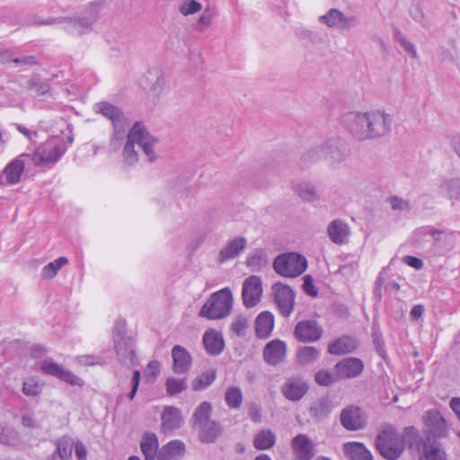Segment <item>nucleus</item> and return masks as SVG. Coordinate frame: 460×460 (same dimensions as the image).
Wrapping results in <instances>:
<instances>
[{"mask_svg": "<svg viewBox=\"0 0 460 460\" xmlns=\"http://www.w3.org/2000/svg\"><path fill=\"white\" fill-rule=\"evenodd\" d=\"M343 124L358 140L365 141L386 136L391 132L393 117L383 111H350L343 115Z\"/></svg>", "mask_w": 460, "mask_h": 460, "instance_id": "1", "label": "nucleus"}, {"mask_svg": "<svg viewBox=\"0 0 460 460\" xmlns=\"http://www.w3.org/2000/svg\"><path fill=\"white\" fill-rule=\"evenodd\" d=\"M350 155V146L344 138L332 137L305 152L298 164L305 170L321 160H325L330 167L336 169L347 162Z\"/></svg>", "mask_w": 460, "mask_h": 460, "instance_id": "2", "label": "nucleus"}, {"mask_svg": "<svg viewBox=\"0 0 460 460\" xmlns=\"http://www.w3.org/2000/svg\"><path fill=\"white\" fill-rule=\"evenodd\" d=\"M401 438L403 445L408 444L410 448H415L420 455V460H447L440 444L437 440L431 441L429 437L422 439L414 426L406 427Z\"/></svg>", "mask_w": 460, "mask_h": 460, "instance_id": "3", "label": "nucleus"}, {"mask_svg": "<svg viewBox=\"0 0 460 460\" xmlns=\"http://www.w3.org/2000/svg\"><path fill=\"white\" fill-rule=\"evenodd\" d=\"M95 110L111 121L113 133L111 137L110 145L114 150H117L125 138L126 130L129 126L128 118L119 107L107 102L97 103Z\"/></svg>", "mask_w": 460, "mask_h": 460, "instance_id": "4", "label": "nucleus"}, {"mask_svg": "<svg viewBox=\"0 0 460 460\" xmlns=\"http://www.w3.org/2000/svg\"><path fill=\"white\" fill-rule=\"evenodd\" d=\"M376 447L386 460H397L403 453V440L391 424H384L376 438Z\"/></svg>", "mask_w": 460, "mask_h": 460, "instance_id": "5", "label": "nucleus"}, {"mask_svg": "<svg viewBox=\"0 0 460 460\" xmlns=\"http://www.w3.org/2000/svg\"><path fill=\"white\" fill-rule=\"evenodd\" d=\"M233 308V295L229 288L213 293L200 308L199 316L208 320L228 316Z\"/></svg>", "mask_w": 460, "mask_h": 460, "instance_id": "6", "label": "nucleus"}, {"mask_svg": "<svg viewBox=\"0 0 460 460\" xmlns=\"http://www.w3.org/2000/svg\"><path fill=\"white\" fill-rule=\"evenodd\" d=\"M275 271L286 278H296L307 268V260L296 252H288L277 256L273 261Z\"/></svg>", "mask_w": 460, "mask_h": 460, "instance_id": "7", "label": "nucleus"}, {"mask_svg": "<svg viewBox=\"0 0 460 460\" xmlns=\"http://www.w3.org/2000/svg\"><path fill=\"white\" fill-rule=\"evenodd\" d=\"M271 295L279 314L285 318L289 317L295 308V291L289 286L279 281L272 285Z\"/></svg>", "mask_w": 460, "mask_h": 460, "instance_id": "8", "label": "nucleus"}, {"mask_svg": "<svg viewBox=\"0 0 460 460\" xmlns=\"http://www.w3.org/2000/svg\"><path fill=\"white\" fill-rule=\"evenodd\" d=\"M66 152V148L58 143L57 137H50L35 150L32 160L36 165H46L56 163Z\"/></svg>", "mask_w": 460, "mask_h": 460, "instance_id": "9", "label": "nucleus"}, {"mask_svg": "<svg viewBox=\"0 0 460 460\" xmlns=\"http://www.w3.org/2000/svg\"><path fill=\"white\" fill-rule=\"evenodd\" d=\"M340 420L341 426L349 431L363 429L367 424V413L356 405H349L342 409Z\"/></svg>", "mask_w": 460, "mask_h": 460, "instance_id": "10", "label": "nucleus"}, {"mask_svg": "<svg viewBox=\"0 0 460 460\" xmlns=\"http://www.w3.org/2000/svg\"><path fill=\"white\" fill-rule=\"evenodd\" d=\"M309 385L302 375L288 377L281 386L283 396L292 402L300 401L308 392Z\"/></svg>", "mask_w": 460, "mask_h": 460, "instance_id": "11", "label": "nucleus"}, {"mask_svg": "<svg viewBox=\"0 0 460 460\" xmlns=\"http://www.w3.org/2000/svg\"><path fill=\"white\" fill-rule=\"evenodd\" d=\"M423 420L427 428V437H429L431 441L447 436L449 430L448 426L445 419L437 410L426 411Z\"/></svg>", "mask_w": 460, "mask_h": 460, "instance_id": "12", "label": "nucleus"}, {"mask_svg": "<svg viewBox=\"0 0 460 460\" xmlns=\"http://www.w3.org/2000/svg\"><path fill=\"white\" fill-rule=\"evenodd\" d=\"M262 283L260 277L252 275L244 279L243 283L242 297L243 305L248 307L255 306L261 298Z\"/></svg>", "mask_w": 460, "mask_h": 460, "instance_id": "13", "label": "nucleus"}, {"mask_svg": "<svg viewBox=\"0 0 460 460\" xmlns=\"http://www.w3.org/2000/svg\"><path fill=\"white\" fill-rule=\"evenodd\" d=\"M113 339L116 353L119 360L128 367L134 365L135 344L133 339L125 336L121 331L116 332Z\"/></svg>", "mask_w": 460, "mask_h": 460, "instance_id": "14", "label": "nucleus"}, {"mask_svg": "<svg viewBox=\"0 0 460 460\" xmlns=\"http://www.w3.org/2000/svg\"><path fill=\"white\" fill-rule=\"evenodd\" d=\"M320 22L330 28L336 27L341 30H348L358 24V19L356 16H346L336 8H332L324 15H322Z\"/></svg>", "mask_w": 460, "mask_h": 460, "instance_id": "15", "label": "nucleus"}, {"mask_svg": "<svg viewBox=\"0 0 460 460\" xmlns=\"http://www.w3.org/2000/svg\"><path fill=\"white\" fill-rule=\"evenodd\" d=\"M294 335L298 341L314 342L323 335V329L314 320L300 321L296 323Z\"/></svg>", "mask_w": 460, "mask_h": 460, "instance_id": "16", "label": "nucleus"}, {"mask_svg": "<svg viewBox=\"0 0 460 460\" xmlns=\"http://www.w3.org/2000/svg\"><path fill=\"white\" fill-rule=\"evenodd\" d=\"M364 369L363 361L358 358H346L339 361L335 367V376L338 379L357 377Z\"/></svg>", "mask_w": 460, "mask_h": 460, "instance_id": "17", "label": "nucleus"}, {"mask_svg": "<svg viewBox=\"0 0 460 460\" xmlns=\"http://www.w3.org/2000/svg\"><path fill=\"white\" fill-rule=\"evenodd\" d=\"M95 16L92 17H61L63 30L70 35L81 36L92 31Z\"/></svg>", "mask_w": 460, "mask_h": 460, "instance_id": "18", "label": "nucleus"}, {"mask_svg": "<svg viewBox=\"0 0 460 460\" xmlns=\"http://www.w3.org/2000/svg\"><path fill=\"white\" fill-rule=\"evenodd\" d=\"M290 446L295 455L293 460H311L315 455L314 443L305 434H298L294 437Z\"/></svg>", "mask_w": 460, "mask_h": 460, "instance_id": "19", "label": "nucleus"}, {"mask_svg": "<svg viewBox=\"0 0 460 460\" xmlns=\"http://www.w3.org/2000/svg\"><path fill=\"white\" fill-rule=\"evenodd\" d=\"M40 369L45 374L58 377L72 385H83L81 378L74 375L70 370L62 367L56 362L44 360L40 365Z\"/></svg>", "mask_w": 460, "mask_h": 460, "instance_id": "20", "label": "nucleus"}, {"mask_svg": "<svg viewBox=\"0 0 460 460\" xmlns=\"http://www.w3.org/2000/svg\"><path fill=\"white\" fill-rule=\"evenodd\" d=\"M134 126H138L137 133L138 146L142 148L144 154L147 156L148 161L150 163L155 162L157 156L154 147L158 143V139L150 135L142 122L137 121L135 122Z\"/></svg>", "mask_w": 460, "mask_h": 460, "instance_id": "21", "label": "nucleus"}, {"mask_svg": "<svg viewBox=\"0 0 460 460\" xmlns=\"http://www.w3.org/2000/svg\"><path fill=\"white\" fill-rule=\"evenodd\" d=\"M287 354V347L284 341L273 340L270 341L263 349V358L270 366L281 363Z\"/></svg>", "mask_w": 460, "mask_h": 460, "instance_id": "22", "label": "nucleus"}, {"mask_svg": "<svg viewBox=\"0 0 460 460\" xmlns=\"http://www.w3.org/2000/svg\"><path fill=\"white\" fill-rule=\"evenodd\" d=\"M25 164L20 157L13 160L6 165L3 172L0 174V185H13L18 183L21 180Z\"/></svg>", "mask_w": 460, "mask_h": 460, "instance_id": "23", "label": "nucleus"}, {"mask_svg": "<svg viewBox=\"0 0 460 460\" xmlns=\"http://www.w3.org/2000/svg\"><path fill=\"white\" fill-rule=\"evenodd\" d=\"M247 241L243 236L230 240L219 252L217 261L224 263L236 258L246 247Z\"/></svg>", "mask_w": 460, "mask_h": 460, "instance_id": "24", "label": "nucleus"}, {"mask_svg": "<svg viewBox=\"0 0 460 460\" xmlns=\"http://www.w3.org/2000/svg\"><path fill=\"white\" fill-rule=\"evenodd\" d=\"M296 195L305 202L314 204L321 200V194L317 186L309 181L296 183L293 187Z\"/></svg>", "mask_w": 460, "mask_h": 460, "instance_id": "25", "label": "nucleus"}, {"mask_svg": "<svg viewBox=\"0 0 460 460\" xmlns=\"http://www.w3.org/2000/svg\"><path fill=\"white\" fill-rule=\"evenodd\" d=\"M161 420L162 431L164 434H167L181 427L182 422L181 412L174 406H166L164 409Z\"/></svg>", "mask_w": 460, "mask_h": 460, "instance_id": "26", "label": "nucleus"}, {"mask_svg": "<svg viewBox=\"0 0 460 460\" xmlns=\"http://www.w3.org/2000/svg\"><path fill=\"white\" fill-rule=\"evenodd\" d=\"M138 126H132L127 135V140L124 145L122 157L123 161L128 165H134L139 161V155L135 149V145L137 144V133Z\"/></svg>", "mask_w": 460, "mask_h": 460, "instance_id": "27", "label": "nucleus"}, {"mask_svg": "<svg viewBox=\"0 0 460 460\" xmlns=\"http://www.w3.org/2000/svg\"><path fill=\"white\" fill-rule=\"evenodd\" d=\"M172 369L179 375L185 374L191 365V356L187 349L181 346L175 345L172 349Z\"/></svg>", "mask_w": 460, "mask_h": 460, "instance_id": "28", "label": "nucleus"}, {"mask_svg": "<svg viewBox=\"0 0 460 460\" xmlns=\"http://www.w3.org/2000/svg\"><path fill=\"white\" fill-rule=\"evenodd\" d=\"M330 240L336 244H343L349 234V225L342 219H334L327 226Z\"/></svg>", "mask_w": 460, "mask_h": 460, "instance_id": "29", "label": "nucleus"}, {"mask_svg": "<svg viewBox=\"0 0 460 460\" xmlns=\"http://www.w3.org/2000/svg\"><path fill=\"white\" fill-rule=\"evenodd\" d=\"M203 344L207 352L213 356L219 355L225 348V342L221 333L214 330L207 331L204 333Z\"/></svg>", "mask_w": 460, "mask_h": 460, "instance_id": "30", "label": "nucleus"}, {"mask_svg": "<svg viewBox=\"0 0 460 460\" xmlns=\"http://www.w3.org/2000/svg\"><path fill=\"white\" fill-rule=\"evenodd\" d=\"M358 347L357 341L349 336H342L329 344L328 352L332 355H342L353 352Z\"/></svg>", "mask_w": 460, "mask_h": 460, "instance_id": "31", "label": "nucleus"}, {"mask_svg": "<svg viewBox=\"0 0 460 460\" xmlns=\"http://www.w3.org/2000/svg\"><path fill=\"white\" fill-rule=\"evenodd\" d=\"M332 411V404L327 396H322L312 402L309 408L310 416L314 420H321L329 416Z\"/></svg>", "mask_w": 460, "mask_h": 460, "instance_id": "32", "label": "nucleus"}, {"mask_svg": "<svg viewBox=\"0 0 460 460\" xmlns=\"http://www.w3.org/2000/svg\"><path fill=\"white\" fill-rule=\"evenodd\" d=\"M343 452L349 460H372L370 451L359 442L345 443Z\"/></svg>", "mask_w": 460, "mask_h": 460, "instance_id": "33", "label": "nucleus"}, {"mask_svg": "<svg viewBox=\"0 0 460 460\" xmlns=\"http://www.w3.org/2000/svg\"><path fill=\"white\" fill-rule=\"evenodd\" d=\"M274 327V316L269 311L261 313L255 321V331L259 338L265 339L272 332Z\"/></svg>", "mask_w": 460, "mask_h": 460, "instance_id": "34", "label": "nucleus"}, {"mask_svg": "<svg viewBox=\"0 0 460 460\" xmlns=\"http://www.w3.org/2000/svg\"><path fill=\"white\" fill-rule=\"evenodd\" d=\"M184 450L185 446L181 441H171L159 450L157 460H177L183 455Z\"/></svg>", "mask_w": 460, "mask_h": 460, "instance_id": "35", "label": "nucleus"}, {"mask_svg": "<svg viewBox=\"0 0 460 460\" xmlns=\"http://www.w3.org/2000/svg\"><path fill=\"white\" fill-rule=\"evenodd\" d=\"M140 448L145 456V460H155L158 455V439L154 433H146L143 435L140 442Z\"/></svg>", "mask_w": 460, "mask_h": 460, "instance_id": "36", "label": "nucleus"}, {"mask_svg": "<svg viewBox=\"0 0 460 460\" xmlns=\"http://www.w3.org/2000/svg\"><path fill=\"white\" fill-rule=\"evenodd\" d=\"M197 429L199 430V438L203 443H214L222 432L220 424L216 420H212Z\"/></svg>", "mask_w": 460, "mask_h": 460, "instance_id": "37", "label": "nucleus"}, {"mask_svg": "<svg viewBox=\"0 0 460 460\" xmlns=\"http://www.w3.org/2000/svg\"><path fill=\"white\" fill-rule=\"evenodd\" d=\"M212 412V405L208 402H201L194 411L192 414V427L199 429L201 426L209 423L213 420L210 419Z\"/></svg>", "mask_w": 460, "mask_h": 460, "instance_id": "38", "label": "nucleus"}, {"mask_svg": "<svg viewBox=\"0 0 460 460\" xmlns=\"http://www.w3.org/2000/svg\"><path fill=\"white\" fill-rule=\"evenodd\" d=\"M276 435L270 429H261L253 438V447L258 450H268L276 444Z\"/></svg>", "mask_w": 460, "mask_h": 460, "instance_id": "39", "label": "nucleus"}, {"mask_svg": "<svg viewBox=\"0 0 460 460\" xmlns=\"http://www.w3.org/2000/svg\"><path fill=\"white\" fill-rule=\"evenodd\" d=\"M19 91H32L38 96L44 95L50 90V84L41 80L39 75H33L27 81L26 86L19 84Z\"/></svg>", "mask_w": 460, "mask_h": 460, "instance_id": "40", "label": "nucleus"}, {"mask_svg": "<svg viewBox=\"0 0 460 460\" xmlns=\"http://www.w3.org/2000/svg\"><path fill=\"white\" fill-rule=\"evenodd\" d=\"M146 80L148 84V90L153 94H157L162 91L164 80L160 69L153 68L148 70L146 75Z\"/></svg>", "mask_w": 460, "mask_h": 460, "instance_id": "41", "label": "nucleus"}, {"mask_svg": "<svg viewBox=\"0 0 460 460\" xmlns=\"http://www.w3.org/2000/svg\"><path fill=\"white\" fill-rule=\"evenodd\" d=\"M247 266L251 268V270L254 272L261 271L263 268H265L268 264V258L266 252L262 249L255 250L248 258H247Z\"/></svg>", "mask_w": 460, "mask_h": 460, "instance_id": "42", "label": "nucleus"}, {"mask_svg": "<svg viewBox=\"0 0 460 460\" xmlns=\"http://www.w3.org/2000/svg\"><path fill=\"white\" fill-rule=\"evenodd\" d=\"M319 357V350L314 347L305 346L298 349L296 360L299 365L305 366L314 363Z\"/></svg>", "mask_w": 460, "mask_h": 460, "instance_id": "43", "label": "nucleus"}, {"mask_svg": "<svg viewBox=\"0 0 460 460\" xmlns=\"http://www.w3.org/2000/svg\"><path fill=\"white\" fill-rule=\"evenodd\" d=\"M67 263L68 260L66 257H59L58 259L48 263L41 270V278L44 279H53L58 274V270Z\"/></svg>", "mask_w": 460, "mask_h": 460, "instance_id": "44", "label": "nucleus"}, {"mask_svg": "<svg viewBox=\"0 0 460 460\" xmlns=\"http://www.w3.org/2000/svg\"><path fill=\"white\" fill-rule=\"evenodd\" d=\"M225 400L226 404L232 409H239L243 402V394L240 388L231 386L227 388Z\"/></svg>", "mask_w": 460, "mask_h": 460, "instance_id": "45", "label": "nucleus"}, {"mask_svg": "<svg viewBox=\"0 0 460 460\" xmlns=\"http://www.w3.org/2000/svg\"><path fill=\"white\" fill-rule=\"evenodd\" d=\"M440 187L450 199L460 200V178L445 180Z\"/></svg>", "mask_w": 460, "mask_h": 460, "instance_id": "46", "label": "nucleus"}, {"mask_svg": "<svg viewBox=\"0 0 460 460\" xmlns=\"http://www.w3.org/2000/svg\"><path fill=\"white\" fill-rule=\"evenodd\" d=\"M166 392L169 395H176L187 389L185 378L169 377L165 383Z\"/></svg>", "mask_w": 460, "mask_h": 460, "instance_id": "47", "label": "nucleus"}, {"mask_svg": "<svg viewBox=\"0 0 460 460\" xmlns=\"http://www.w3.org/2000/svg\"><path fill=\"white\" fill-rule=\"evenodd\" d=\"M215 378L216 373L214 371L202 373L192 381V389L194 391L203 390L209 386L214 382Z\"/></svg>", "mask_w": 460, "mask_h": 460, "instance_id": "48", "label": "nucleus"}, {"mask_svg": "<svg viewBox=\"0 0 460 460\" xmlns=\"http://www.w3.org/2000/svg\"><path fill=\"white\" fill-rule=\"evenodd\" d=\"M73 443L69 438H63L57 443V451L61 459L66 460L72 456Z\"/></svg>", "mask_w": 460, "mask_h": 460, "instance_id": "49", "label": "nucleus"}, {"mask_svg": "<svg viewBox=\"0 0 460 460\" xmlns=\"http://www.w3.org/2000/svg\"><path fill=\"white\" fill-rule=\"evenodd\" d=\"M387 201L394 211L409 212L411 209L410 202L399 196H391L387 199Z\"/></svg>", "mask_w": 460, "mask_h": 460, "instance_id": "50", "label": "nucleus"}, {"mask_svg": "<svg viewBox=\"0 0 460 460\" xmlns=\"http://www.w3.org/2000/svg\"><path fill=\"white\" fill-rule=\"evenodd\" d=\"M42 391V385L33 378L26 380L22 385V393L27 396H37Z\"/></svg>", "mask_w": 460, "mask_h": 460, "instance_id": "51", "label": "nucleus"}, {"mask_svg": "<svg viewBox=\"0 0 460 460\" xmlns=\"http://www.w3.org/2000/svg\"><path fill=\"white\" fill-rule=\"evenodd\" d=\"M30 25H54L62 23L61 17H44L42 15L35 14L31 16L28 22Z\"/></svg>", "mask_w": 460, "mask_h": 460, "instance_id": "52", "label": "nucleus"}, {"mask_svg": "<svg viewBox=\"0 0 460 460\" xmlns=\"http://www.w3.org/2000/svg\"><path fill=\"white\" fill-rule=\"evenodd\" d=\"M248 323V319L246 317L239 315L233 321L231 330L237 336L243 337L245 335Z\"/></svg>", "mask_w": 460, "mask_h": 460, "instance_id": "53", "label": "nucleus"}, {"mask_svg": "<svg viewBox=\"0 0 460 460\" xmlns=\"http://www.w3.org/2000/svg\"><path fill=\"white\" fill-rule=\"evenodd\" d=\"M202 5L196 0H186L180 7V12L183 15H190L201 10Z\"/></svg>", "mask_w": 460, "mask_h": 460, "instance_id": "54", "label": "nucleus"}, {"mask_svg": "<svg viewBox=\"0 0 460 460\" xmlns=\"http://www.w3.org/2000/svg\"><path fill=\"white\" fill-rule=\"evenodd\" d=\"M17 433L12 429L0 426V443L5 445H13L17 441Z\"/></svg>", "mask_w": 460, "mask_h": 460, "instance_id": "55", "label": "nucleus"}, {"mask_svg": "<svg viewBox=\"0 0 460 460\" xmlns=\"http://www.w3.org/2000/svg\"><path fill=\"white\" fill-rule=\"evenodd\" d=\"M315 382L320 385L329 386L335 382V376L326 370H320L315 374Z\"/></svg>", "mask_w": 460, "mask_h": 460, "instance_id": "56", "label": "nucleus"}, {"mask_svg": "<svg viewBox=\"0 0 460 460\" xmlns=\"http://www.w3.org/2000/svg\"><path fill=\"white\" fill-rule=\"evenodd\" d=\"M396 40L402 46V48L410 55H411L412 58H417V51L415 49V45L409 41L402 34H401L399 31L396 33Z\"/></svg>", "mask_w": 460, "mask_h": 460, "instance_id": "57", "label": "nucleus"}, {"mask_svg": "<svg viewBox=\"0 0 460 460\" xmlns=\"http://www.w3.org/2000/svg\"><path fill=\"white\" fill-rule=\"evenodd\" d=\"M425 234H430L434 239L435 246H441L442 243L447 238V235L442 230L433 229L431 227H427L424 229Z\"/></svg>", "mask_w": 460, "mask_h": 460, "instance_id": "58", "label": "nucleus"}, {"mask_svg": "<svg viewBox=\"0 0 460 460\" xmlns=\"http://www.w3.org/2000/svg\"><path fill=\"white\" fill-rule=\"evenodd\" d=\"M303 279L304 283L302 288L304 292L313 297L317 296L318 291L314 284L313 278L310 275H305Z\"/></svg>", "mask_w": 460, "mask_h": 460, "instance_id": "59", "label": "nucleus"}, {"mask_svg": "<svg viewBox=\"0 0 460 460\" xmlns=\"http://www.w3.org/2000/svg\"><path fill=\"white\" fill-rule=\"evenodd\" d=\"M248 413L253 422L260 423L261 421V408L257 403L252 402L249 404Z\"/></svg>", "mask_w": 460, "mask_h": 460, "instance_id": "60", "label": "nucleus"}, {"mask_svg": "<svg viewBox=\"0 0 460 460\" xmlns=\"http://www.w3.org/2000/svg\"><path fill=\"white\" fill-rule=\"evenodd\" d=\"M410 13L414 21L420 23L422 26H426L423 11L419 5L411 6L410 9Z\"/></svg>", "mask_w": 460, "mask_h": 460, "instance_id": "61", "label": "nucleus"}, {"mask_svg": "<svg viewBox=\"0 0 460 460\" xmlns=\"http://www.w3.org/2000/svg\"><path fill=\"white\" fill-rule=\"evenodd\" d=\"M13 63L17 66H33L39 64L34 56H22L20 58L14 57Z\"/></svg>", "mask_w": 460, "mask_h": 460, "instance_id": "62", "label": "nucleus"}, {"mask_svg": "<svg viewBox=\"0 0 460 460\" xmlns=\"http://www.w3.org/2000/svg\"><path fill=\"white\" fill-rule=\"evenodd\" d=\"M372 338H373V343L375 345V348H376V352L383 358H385V349H384V344H383V341H382V337H381V334L375 332H373L372 334Z\"/></svg>", "mask_w": 460, "mask_h": 460, "instance_id": "63", "label": "nucleus"}, {"mask_svg": "<svg viewBox=\"0 0 460 460\" xmlns=\"http://www.w3.org/2000/svg\"><path fill=\"white\" fill-rule=\"evenodd\" d=\"M139 381H140V371L135 370L133 376H132V380H131L132 389H131L130 393L128 394V397L129 400H133L135 398L136 394L138 389Z\"/></svg>", "mask_w": 460, "mask_h": 460, "instance_id": "64", "label": "nucleus"}]
</instances>
